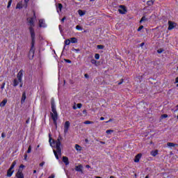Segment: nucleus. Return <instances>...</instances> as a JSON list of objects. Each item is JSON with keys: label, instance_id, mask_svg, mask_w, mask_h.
<instances>
[{"label": "nucleus", "instance_id": "1", "mask_svg": "<svg viewBox=\"0 0 178 178\" xmlns=\"http://www.w3.org/2000/svg\"><path fill=\"white\" fill-rule=\"evenodd\" d=\"M60 139L61 138H58L55 142L52 138H51V135H49V143L51 147H55L56 149H54V154L56 158V159H59V156L61 155V150H60Z\"/></svg>", "mask_w": 178, "mask_h": 178}, {"label": "nucleus", "instance_id": "2", "mask_svg": "<svg viewBox=\"0 0 178 178\" xmlns=\"http://www.w3.org/2000/svg\"><path fill=\"white\" fill-rule=\"evenodd\" d=\"M51 117L56 129H57L58 117V112L56 111V106L55 105V100L54 99H51Z\"/></svg>", "mask_w": 178, "mask_h": 178}, {"label": "nucleus", "instance_id": "3", "mask_svg": "<svg viewBox=\"0 0 178 178\" xmlns=\"http://www.w3.org/2000/svg\"><path fill=\"white\" fill-rule=\"evenodd\" d=\"M34 19H35V13H33V17L27 18V24L29 26V31L31 33V38H35V33L34 32V29H33L35 26L34 24Z\"/></svg>", "mask_w": 178, "mask_h": 178}, {"label": "nucleus", "instance_id": "4", "mask_svg": "<svg viewBox=\"0 0 178 178\" xmlns=\"http://www.w3.org/2000/svg\"><path fill=\"white\" fill-rule=\"evenodd\" d=\"M31 46L29 54V59H33L34 58V52L35 51V48L34 47V44H35V38H31Z\"/></svg>", "mask_w": 178, "mask_h": 178}, {"label": "nucleus", "instance_id": "5", "mask_svg": "<svg viewBox=\"0 0 178 178\" xmlns=\"http://www.w3.org/2000/svg\"><path fill=\"white\" fill-rule=\"evenodd\" d=\"M15 166H16V161H13L10 168L8 169L7 172V177H12V175H13L14 170H12L14 169Z\"/></svg>", "mask_w": 178, "mask_h": 178}, {"label": "nucleus", "instance_id": "6", "mask_svg": "<svg viewBox=\"0 0 178 178\" xmlns=\"http://www.w3.org/2000/svg\"><path fill=\"white\" fill-rule=\"evenodd\" d=\"M23 73H24V71L23 70H20L17 75V78L19 83H22V79H23Z\"/></svg>", "mask_w": 178, "mask_h": 178}, {"label": "nucleus", "instance_id": "7", "mask_svg": "<svg viewBox=\"0 0 178 178\" xmlns=\"http://www.w3.org/2000/svg\"><path fill=\"white\" fill-rule=\"evenodd\" d=\"M118 12L121 13V15H125V13L127 12V10H126V7H124V6H120V8L118 9Z\"/></svg>", "mask_w": 178, "mask_h": 178}, {"label": "nucleus", "instance_id": "8", "mask_svg": "<svg viewBox=\"0 0 178 178\" xmlns=\"http://www.w3.org/2000/svg\"><path fill=\"white\" fill-rule=\"evenodd\" d=\"M70 127V122L69 121H66L64 124V133H67V131H69Z\"/></svg>", "mask_w": 178, "mask_h": 178}, {"label": "nucleus", "instance_id": "9", "mask_svg": "<svg viewBox=\"0 0 178 178\" xmlns=\"http://www.w3.org/2000/svg\"><path fill=\"white\" fill-rule=\"evenodd\" d=\"M15 176L17 178H24V175L23 174V172L22 171V170L20 169L18 170Z\"/></svg>", "mask_w": 178, "mask_h": 178}, {"label": "nucleus", "instance_id": "10", "mask_svg": "<svg viewBox=\"0 0 178 178\" xmlns=\"http://www.w3.org/2000/svg\"><path fill=\"white\" fill-rule=\"evenodd\" d=\"M176 27V23L172 22L171 21L168 22V30H173Z\"/></svg>", "mask_w": 178, "mask_h": 178}, {"label": "nucleus", "instance_id": "11", "mask_svg": "<svg viewBox=\"0 0 178 178\" xmlns=\"http://www.w3.org/2000/svg\"><path fill=\"white\" fill-rule=\"evenodd\" d=\"M141 156H143L142 154H138L135 156L134 162L138 163L140 162V159H141Z\"/></svg>", "mask_w": 178, "mask_h": 178}, {"label": "nucleus", "instance_id": "12", "mask_svg": "<svg viewBox=\"0 0 178 178\" xmlns=\"http://www.w3.org/2000/svg\"><path fill=\"white\" fill-rule=\"evenodd\" d=\"M26 98H27V97L26 96V92H24L22 93V97L21 99V104H24V102L26 101Z\"/></svg>", "mask_w": 178, "mask_h": 178}, {"label": "nucleus", "instance_id": "13", "mask_svg": "<svg viewBox=\"0 0 178 178\" xmlns=\"http://www.w3.org/2000/svg\"><path fill=\"white\" fill-rule=\"evenodd\" d=\"M63 162H64L65 165L67 166V165H69V158L67 156H63Z\"/></svg>", "mask_w": 178, "mask_h": 178}, {"label": "nucleus", "instance_id": "14", "mask_svg": "<svg viewBox=\"0 0 178 178\" xmlns=\"http://www.w3.org/2000/svg\"><path fill=\"white\" fill-rule=\"evenodd\" d=\"M75 170L76 172H83V165H76L75 167Z\"/></svg>", "mask_w": 178, "mask_h": 178}, {"label": "nucleus", "instance_id": "15", "mask_svg": "<svg viewBox=\"0 0 178 178\" xmlns=\"http://www.w3.org/2000/svg\"><path fill=\"white\" fill-rule=\"evenodd\" d=\"M167 145H168V147H169L170 148H173V147H176V145H176V144H175V143H167Z\"/></svg>", "mask_w": 178, "mask_h": 178}, {"label": "nucleus", "instance_id": "16", "mask_svg": "<svg viewBox=\"0 0 178 178\" xmlns=\"http://www.w3.org/2000/svg\"><path fill=\"white\" fill-rule=\"evenodd\" d=\"M78 14L79 16H84V15H86V11H83V10H79Z\"/></svg>", "mask_w": 178, "mask_h": 178}, {"label": "nucleus", "instance_id": "17", "mask_svg": "<svg viewBox=\"0 0 178 178\" xmlns=\"http://www.w3.org/2000/svg\"><path fill=\"white\" fill-rule=\"evenodd\" d=\"M70 42H72V44H76L77 43V38H71L70 39Z\"/></svg>", "mask_w": 178, "mask_h": 178}, {"label": "nucleus", "instance_id": "18", "mask_svg": "<svg viewBox=\"0 0 178 178\" xmlns=\"http://www.w3.org/2000/svg\"><path fill=\"white\" fill-rule=\"evenodd\" d=\"M152 156H156L158 155V150H154L151 152Z\"/></svg>", "mask_w": 178, "mask_h": 178}, {"label": "nucleus", "instance_id": "19", "mask_svg": "<svg viewBox=\"0 0 178 178\" xmlns=\"http://www.w3.org/2000/svg\"><path fill=\"white\" fill-rule=\"evenodd\" d=\"M39 27H44V19L39 20Z\"/></svg>", "mask_w": 178, "mask_h": 178}, {"label": "nucleus", "instance_id": "20", "mask_svg": "<svg viewBox=\"0 0 178 178\" xmlns=\"http://www.w3.org/2000/svg\"><path fill=\"white\" fill-rule=\"evenodd\" d=\"M62 8H63V6L62 5V3L57 4V9H59L60 12H62Z\"/></svg>", "mask_w": 178, "mask_h": 178}, {"label": "nucleus", "instance_id": "21", "mask_svg": "<svg viewBox=\"0 0 178 178\" xmlns=\"http://www.w3.org/2000/svg\"><path fill=\"white\" fill-rule=\"evenodd\" d=\"M23 8V6L22 3H18L16 6V9H22Z\"/></svg>", "mask_w": 178, "mask_h": 178}, {"label": "nucleus", "instance_id": "22", "mask_svg": "<svg viewBox=\"0 0 178 178\" xmlns=\"http://www.w3.org/2000/svg\"><path fill=\"white\" fill-rule=\"evenodd\" d=\"M6 102H8V100L6 99L3 100L0 104L1 106H5V105H6Z\"/></svg>", "mask_w": 178, "mask_h": 178}, {"label": "nucleus", "instance_id": "23", "mask_svg": "<svg viewBox=\"0 0 178 178\" xmlns=\"http://www.w3.org/2000/svg\"><path fill=\"white\" fill-rule=\"evenodd\" d=\"M19 85V81H17V79H14L13 81V86L14 87H17V86Z\"/></svg>", "mask_w": 178, "mask_h": 178}, {"label": "nucleus", "instance_id": "24", "mask_svg": "<svg viewBox=\"0 0 178 178\" xmlns=\"http://www.w3.org/2000/svg\"><path fill=\"white\" fill-rule=\"evenodd\" d=\"M75 149H76L77 151H81V146L79 145H75Z\"/></svg>", "mask_w": 178, "mask_h": 178}, {"label": "nucleus", "instance_id": "25", "mask_svg": "<svg viewBox=\"0 0 178 178\" xmlns=\"http://www.w3.org/2000/svg\"><path fill=\"white\" fill-rule=\"evenodd\" d=\"M70 39H67L65 40V45H70Z\"/></svg>", "mask_w": 178, "mask_h": 178}, {"label": "nucleus", "instance_id": "26", "mask_svg": "<svg viewBox=\"0 0 178 178\" xmlns=\"http://www.w3.org/2000/svg\"><path fill=\"white\" fill-rule=\"evenodd\" d=\"M83 123L84 124H92V123L94 122L87 120V121H85Z\"/></svg>", "mask_w": 178, "mask_h": 178}, {"label": "nucleus", "instance_id": "27", "mask_svg": "<svg viewBox=\"0 0 178 178\" xmlns=\"http://www.w3.org/2000/svg\"><path fill=\"white\" fill-rule=\"evenodd\" d=\"M76 30H79V31H81V30H83V28H81V26H80V25H77L76 26Z\"/></svg>", "mask_w": 178, "mask_h": 178}, {"label": "nucleus", "instance_id": "28", "mask_svg": "<svg viewBox=\"0 0 178 178\" xmlns=\"http://www.w3.org/2000/svg\"><path fill=\"white\" fill-rule=\"evenodd\" d=\"M106 133L107 134H111V133H113V130H112V129H108V130H106Z\"/></svg>", "mask_w": 178, "mask_h": 178}, {"label": "nucleus", "instance_id": "29", "mask_svg": "<svg viewBox=\"0 0 178 178\" xmlns=\"http://www.w3.org/2000/svg\"><path fill=\"white\" fill-rule=\"evenodd\" d=\"M90 62L92 65H97V60H95V59H92Z\"/></svg>", "mask_w": 178, "mask_h": 178}, {"label": "nucleus", "instance_id": "30", "mask_svg": "<svg viewBox=\"0 0 178 178\" xmlns=\"http://www.w3.org/2000/svg\"><path fill=\"white\" fill-rule=\"evenodd\" d=\"M147 20V18L145 17H143L140 21V23H143V22H145Z\"/></svg>", "mask_w": 178, "mask_h": 178}, {"label": "nucleus", "instance_id": "31", "mask_svg": "<svg viewBox=\"0 0 178 178\" xmlns=\"http://www.w3.org/2000/svg\"><path fill=\"white\" fill-rule=\"evenodd\" d=\"M10 5H12V0H9L7 8H10Z\"/></svg>", "mask_w": 178, "mask_h": 178}, {"label": "nucleus", "instance_id": "32", "mask_svg": "<svg viewBox=\"0 0 178 178\" xmlns=\"http://www.w3.org/2000/svg\"><path fill=\"white\" fill-rule=\"evenodd\" d=\"M81 106H83V104H76V108H78V109L81 108Z\"/></svg>", "mask_w": 178, "mask_h": 178}, {"label": "nucleus", "instance_id": "33", "mask_svg": "<svg viewBox=\"0 0 178 178\" xmlns=\"http://www.w3.org/2000/svg\"><path fill=\"white\" fill-rule=\"evenodd\" d=\"M95 59H97V60L99 59V54H95Z\"/></svg>", "mask_w": 178, "mask_h": 178}, {"label": "nucleus", "instance_id": "34", "mask_svg": "<svg viewBox=\"0 0 178 178\" xmlns=\"http://www.w3.org/2000/svg\"><path fill=\"white\" fill-rule=\"evenodd\" d=\"M97 49H104V45H97Z\"/></svg>", "mask_w": 178, "mask_h": 178}, {"label": "nucleus", "instance_id": "35", "mask_svg": "<svg viewBox=\"0 0 178 178\" xmlns=\"http://www.w3.org/2000/svg\"><path fill=\"white\" fill-rule=\"evenodd\" d=\"M27 154H30V152H31V146H29L27 150Z\"/></svg>", "mask_w": 178, "mask_h": 178}, {"label": "nucleus", "instance_id": "36", "mask_svg": "<svg viewBox=\"0 0 178 178\" xmlns=\"http://www.w3.org/2000/svg\"><path fill=\"white\" fill-rule=\"evenodd\" d=\"M6 83L3 82L1 85V90H3V88H5V86H6Z\"/></svg>", "mask_w": 178, "mask_h": 178}, {"label": "nucleus", "instance_id": "37", "mask_svg": "<svg viewBox=\"0 0 178 178\" xmlns=\"http://www.w3.org/2000/svg\"><path fill=\"white\" fill-rule=\"evenodd\" d=\"M64 60H65V62H66V63H72V60H70L69 59H65Z\"/></svg>", "mask_w": 178, "mask_h": 178}, {"label": "nucleus", "instance_id": "38", "mask_svg": "<svg viewBox=\"0 0 178 178\" xmlns=\"http://www.w3.org/2000/svg\"><path fill=\"white\" fill-rule=\"evenodd\" d=\"M144 29V26H140L138 29V31H141V30H143Z\"/></svg>", "mask_w": 178, "mask_h": 178}, {"label": "nucleus", "instance_id": "39", "mask_svg": "<svg viewBox=\"0 0 178 178\" xmlns=\"http://www.w3.org/2000/svg\"><path fill=\"white\" fill-rule=\"evenodd\" d=\"M161 118L163 119H165V118H168V115L167 114H163V115H161Z\"/></svg>", "mask_w": 178, "mask_h": 178}, {"label": "nucleus", "instance_id": "40", "mask_svg": "<svg viewBox=\"0 0 178 178\" xmlns=\"http://www.w3.org/2000/svg\"><path fill=\"white\" fill-rule=\"evenodd\" d=\"M148 5H154V1H149L147 2Z\"/></svg>", "mask_w": 178, "mask_h": 178}, {"label": "nucleus", "instance_id": "41", "mask_svg": "<svg viewBox=\"0 0 178 178\" xmlns=\"http://www.w3.org/2000/svg\"><path fill=\"white\" fill-rule=\"evenodd\" d=\"M1 137H2V138H5V137H6V135L5 134V133H2L1 134Z\"/></svg>", "mask_w": 178, "mask_h": 178}, {"label": "nucleus", "instance_id": "42", "mask_svg": "<svg viewBox=\"0 0 178 178\" xmlns=\"http://www.w3.org/2000/svg\"><path fill=\"white\" fill-rule=\"evenodd\" d=\"M24 165H23V164H21L19 165V169H24Z\"/></svg>", "mask_w": 178, "mask_h": 178}, {"label": "nucleus", "instance_id": "43", "mask_svg": "<svg viewBox=\"0 0 178 178\" xmlns=\"http://www.w3.org/2000/svg\"><path fill=\"white\" fill-rule=\"evenodd\" d=\"M39 165H40V166L42 167L44 165H45V163L44 162H42Z\"/></svg>", "mask_w": 178, "mask_h": 178}, {"label": "nucleus", "instance_id": "44", "mask_svg": "<svg viewBox=\"0 0 178 178\" xmlns=\"http://www.w3.org/2000/svg\"><path fill=\"white\" fill-rule=\"evenodd\" d=\"M48 178H55V175H51Z\"/></svg>", "mask_w": 178, "mask_h": 178}, {"label": "nucleus", "instance_id": "45", "mask_svg": "<svg viewBox=\"0 0 178 178\" xmlns=\"http://www.w3.org/2000/svg\"><path fill=\"white\" fill-rule=\"evenodd\" d=\"M65 20H66V17H64L61 19L62 23H63V22H65Z\"/></svg>", "mask_w": 178, "mask_h": 178}, {"label": "nucleus", "instance_id": "46", "mask_svg": "<svg viewBox=\"0 0 178 178\" xmlns=\"http://www.w3.org/2000/svg\"><path fill=\"white\" fill-rule=\"evenodd\" d=\"M83 113L84 115H87V110H83Z\"/></svg>", "mask_w": 178, "mask_h": 178}, {"label": "nucleus", "instance_id": "47", "mask_svg": "<svg viewBox=\"0 0 178 178\" xmlns=\"http://www.w3.org/2000/svg\"><path fill=\"white\" fill-rule=\"evenodd\" d=\"M26 123L27 124H29V123H30V118H29L28 120H26Z\"/></svg>", "mask_w": 178, "mask_h": 178}, {"label": "nucleus", "instance_id": "48", "mask_svg": "<svg viewBox=\"0 0 178 178\" xmlns=\"http://www.w3.org/2000/svg\"><path fill=\"white\" fill-rule=\"evenodd\" d=\"M72 108L74 109V110L77 109V106L74 105L73 107H72Z\"/></svg>", "mask_w": 178, "mask_h": 178}, {"label": "nucleus", "instance_id": "49", "mask_svg": "<svg viewBox=\"0 0 178 178\" xmlns=\"http://www.w3.org/2000/svg\"><path fill=\"white\" fill-rule=\"evenodd\" d=\"M24 161H27V154L24 155Z\"/></svg>", "mask_w": 178, "mask_h": 178}, {"label": "nucleus", "instance_id": "50", "mask_svg": "<svg viewBox=\"0 0 178 178\" xmlns=\"http://www.w3.org/2000/svg\"><path fill=\"white\" fill-rule=\"evenodd\" d=\"M73 51H75V52H79L80 50H79L78 49H74Z\"/></svg>", "mask_w": 178, "mask_h": 178}, {"label": "nucleus", "instance_id": "51", "mask_svg": "<svg viewBox=\"0 0 178 178\" xmlns=\"http://www.w3.org/2000/svg\"><path fill=\"white\" fill-rule=\"evenodd\" d=\"M30 0H24V2H25V3H29V1Z\"/></svg>", "mask_w": 178, "mask_h": 178}, {"label": "nucleus", "instance_id": "52", "mask_svg": "<svg viewBox=\"0 0 178 178\" xmlns=\"http://www.w3.org/2000/svg\"><path fill=\"white\" fill-rule=\"evenodd\" d=\"M100 120H105V118L104 117L100 118Z\"/></svg>", "mask_w": 178, "mask_h": 178}, {"label": "nucleus", "instance_id": "53", "mask_svg": "<svg viewBox=\"0 0 178 178\" xmlns=\"http://www.w3.org/2000/svg\"><path fill=\"white\" fill-rule=\"evenodd\" d=\"M157 52H158L159 54H162V50H158Z\"/></svg>", "mask_w": 178, "mask_h": 178}, {"label": "nucleus", "instance_id": "54", "mask_svg": "<svg viewBox=\"0 0 178 178\" xmlns=\"http://www.w3.org/2000/svg\"><path fill=\"white\" fill-rule=\"evenodd\" d=\"M85 77H86V79H88V74H85Z\"/></svg>", "mask_w": 178, "mask_h": 178}, {"label": "nucleus", "instance_id": "55", "mask_svg": "<svg viewBox=\"0 0 178 178\" xmlns=\"http://www.w3.org/2000/svg\"><path fill=\"white\" fill-rule=\"evenodd\" d=\"M109 122H112V120H109L108 121L106 122V123H109Z\"/></svg>", "mask_w": 178, "mask_h": 178}, {"label": "nucleus", "instance_id": "56", "mask_svg": "<svg viewBox=\"0 0 178 178\" xmlns=\"http://www.w3.org/2000/svg\"><path fill=\"white\" fill-rule=\"evenodd\" d=\"M86 168H87L88 169H90V165H86Z\"/></svg>", "mask_w": 178, "mask_h": 178}, {"label": "nucleus", "instance_id": "57", "mask_svg": "<svg viewBox=\"0 0 178 178\" xmlns=\"http://www.w3.org/2000/svg\"><path fill=\"white\" fill-rule=\"evenodd\" d=\"M143 45H144V42H142V43L140 44V47H143Z\"/></svg>", "mask_w": 178, "mask_h": 178}, {"label": "nucleus", "instance_id": "58", "mask_svg": "<svg viewBox=\"0 0 178 178\" xmlns=\"http://www.w3.org/2000/svg\"><path fill=\"white\" fill-rule=\"evenodd\" d=\"M100 144H105V142L100 141Z\"/></svg>", "mask_w": 178, "mask_h": 178}, {"label": "nucleus", "instance_id": "59", "mask_svg": "<svg viewBox=\"0 0 178 178\" xmlns=\"http://www.w3.org/2000/svg\"><path fill=\"white\" fill-rule=\"evenodd\" d=\"M33 173H37V170H34Z\"/></svg>", "mask_w": 178, "mask_h": 178}, {"label": "nucleus", "instance_id": "60", "mask_svg": "<svg viewBox=\"0 0 178 178\" xmlns=\"http://www.w3.org/2000/svg\"><path fill=\"white\" fill-rule=\"evenodd\" d=\"M176 111H178V105L176 106Z\"/></svg>", "mask_w": 178, "mask_h": 178}, {"label": "nucleus", "instance_id": "61", "mask_svg": "<svg viewBox=\"0 0 178 178\" xmlns=\"http://www.w3.org/2000/svg\"><path fill=\"white\" fill-rule=\"evenodd\" d=\"M95 178H102V177H95Z\"/></svg>", "mask_w": 178, "mask_h": 178}, {"label": "nucleus", "instance_id": "62", "mask_svg": "<svg viewBox=\"0 0 178 178\" xmlns=\"http://www.w3.org/2000/svg\"><path fill=\"white\" fill-rule=\"evenodd\" d=\"M110 178H115V177H113V176H111V177H110Z\"/></svg>", "mask_w": 178, "mask_h": 178}, {"label": "nucleus", "instance_id": "63", "mask_svg": "<svg viewBox=\"0 0 178 178\" xmlns=\"http://www.w3.org/2000/svg\"><path fill=\"white\" fill-rule=\"evenodd\" d=\"M145 178H149V177L148 175H147V176L145 177Z\"/></svg>", "mask_w": 178, "mask_h": 178}, {"label": "nucleus", "instance_id": "64", "mask_svg": "<svg viewBox=\"0 0 178 178\" xmlns=\"http://www.w3.org/2000/svg\"><path fill=\"white\" fill-rule=\"evenodd\" d=\"M119 85L122 84V82L118 83Z\"/></svg>", "mask_w": 178, "mask_h": 178}]
</instances>
